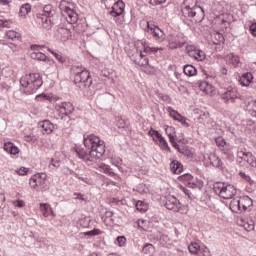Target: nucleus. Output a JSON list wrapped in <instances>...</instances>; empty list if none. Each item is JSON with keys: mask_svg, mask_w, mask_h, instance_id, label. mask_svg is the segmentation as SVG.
Masks as SVG:
<instances>
[{"mask_svg": "<svg viewBox=\"0 0 256 256\" xmlns=\"http://www.w3.org/2000/svg\"><path fill=\"white\" fill-rule=\"evenodd\" d=\"M123 11H125V3L121 0H119L112 6V10L110 11V15L112 17L117 18V17L123 15Z\"/></svg>", "mask_w": 256, "mask_h": 256, "instance_id": "obj_15", "label": "nucleus"}, {"mask_svg": "<svg viewBox=\"0 0 256 256\" xmlns=\"http://www.w3.org/2000/svg\"><path fill=\"white\" fill-rule=\"evenodd\" d=\"M15 173H17V175H27L29 173V168L27 167H20L18 170H15Z\"/></svg>", "mask_w": 256, "mask_h": 256, "instance_id": "obj_50", "label": "nucleus"}, {"mask_svg": "<svg viewBox=\"0 0 256 256\" xmlns=\"http://www.w3.org/2000/svg\"><path fill=\"white\" fill-rule=\"evenodd\" d=\"M155 251V247H153L152 244H146L143 247V253H146L147 255L153 253Z\"/></svg>", "mask_w": 256, "mask_h": 256, "instance_id": "obj_45", "label": "nucleus"}, {"mask_svg": "<svg viewBox=\"0 0 256 256\" xmlns=\"http://www.w3.org/2000/svg\"><path fill=\"white\" fill-rule=\"evenodd\" d=\"M20 13L23 17H25V15H29V13H31V5L29 3L22 5L20 8Z\"/></svg>", "mask_w": 256, "mask_h": 256, "instance_id": "obj_36", "label": "nucleus"}, {"mask_svg": "<svg viewBox=\"0 0 256 256\" xmlns=\"http://www.w3.org/2000/svg\"><path fill=\"white\" fill-rule=\"evenodd\" d=\"M76 177L80 180L83 181V183H86V185H93V179L87 177V176H79L76 175Z\"/></svg>", "mask_w": 256, "mask_h": 256, "instance_id": "obj_44", "label": "nucleus"}, {"mask_svg": "<svg viewBox=\"0 0 256 256\" xmlns=\"http://www.w3.org/2000/svg\"><path fill=\"white\" fill-rule=\"evenodd\" d=\"M183 71L187 77H195L197 75V68L193 65H185Z\"/></svg>", "mask_w": 256, "mask_h": 256, "instance_id": "obj_32", "label": "nucleus"}, {"mask_svg": "<svg viewBox=\"0 0 256 256\" xmlns=\"http://www.w3.org/2000/svg\"><path fill=\"white\" fill-rule=\"evenodd\" d=\"M204 158L208 159L213 167H221V165H223L221 158L215 153H211L209 156H204Z\"/></svg>", "mask_w": 256, "mask_h": 256, "instance_id": "obj_25", "label": "nucleus"}, {"mask_svg": "<svg viewBox=\"0 0 256 256\" xmlns=\"http://www.w3.org/2000/svg\"><path fill=\"white\" fill-rule=\"evenodd\" d=\"M134 49L137 51H143L148 55H155L156 53H159V51H163V47H150L149 44L143 40L136 41L134 44Z\"/></svg>", "mask_w": 256, "mask_h": 256, "instance_id": "obj_10", "label": "nucleus"}, {"mask_svg": "<svg viewBox=\"0 0 256 256\" xmlns=\"http://www.w3.org/2000/svg\"><path fill=\"white\" fill-rule=\"evenodd\" d=\"M186 53H187V55H189V57H192V59H193L194 56L197 55V48H195V46H193V45H187Z\"/></svg>", "mask_w": 256, "mask_h": 256, "instance_id": "obj_37", "label": "nucleus"}, {"mask_svg": "<svg viewBox=\"0 0 256 256\" xmlns=\"http://www.w3.org/2000/svg\"><path fill=\"white\" fill-rule=\"evenodd\" d=\"M42 15H48L51 17V15H53V6H51L50 4L45 5Z\"/></svg>", "mask_w": 256, "mask_h": 256, "instance_id": "obj_42", "label": "nucleus"}, {"mask_svg": "<svg viewBox=\"0 0 256 256\" xmlns=\"http://www.w3.org/2000/svg\"><path fill=\"white\" fill-rule=\"evenodd\" d=\"M40 127L43 129V131H45V133H47L48 135L53 133V129H55V126L53 125V123H51V121L49 120H45L43 122L40 123Z\"/></svg>", "mask_w": 256, "mask_h": 256, "instance_id": "obj_30", "label": "nucleus"}, {"mask_svg": "<svg viewBox=\"0 0 256 256\" xmlns=\"http://www.w3.org/2000/svg\"><path fill=\"white\" fill-rule=\"evenodd\" d=\"M215 141L218 147H225L227 145V142L224 140L223 137H217Z\"/></svg>", "mask_w": 256, "mask_h": 256, "instance_id": "obj_51", "label": "nucleus"}, {"mask_svg": "<svg viewBox=\"0 0 256 256\" xmlns=\"http://www.w3.org/2000/svg\"><path fill=\"white\" fill-rule=\"evenodd\" d=\"M146 25L147 32L153 35L155 41H158V43L165 41V32L159 28V26L155 25L153 22H146Z\"/></svg>", "mask_w": 256, "mask_h": 256, "instance_id": "obj_8", "label": "nucleus"}, {"mask_svg": "<svg viewBox=\"0 0 256 256\" xmlns=\"http://www.w3.org/2000/svg\"><path fill=\"white\" fill-rule=\"evenodd\" d=\"M199 249H201V246L197 242L191 243L188 246V250L192 255H198Z\"/></svg>", "mask_w": 256, "mask_h": 256, "instance_id": "obj_35", "label": "nucleus"}, {"mask_svg": "<svg viewBox=\"0 0 256 256\" xmlns=\"http://www.w3.org/2000/svg\"><path fill=\"white\" fill-rule=\"evenodd\" d=\"M252 82L253 74H251V72L243 74L239 79V83L242 87H249V85H251Z\"/></svg>", "mask_w": 256, "mask_h": 256, "instance_id": "obj_23", "label": "nucleus"}, {"mask_svg": "<svg viewBox=\"0 0 256 256\" xmlns=\"http://www.w3.org/2000/svg\"><path fill=\"white\" fill-rule=\"evenodd\" d=\"M125 22L124 18H116L115 19V23L116 25H118L119 27L123 26V23Z\"/></svg>", "mask_w": 256, "mask_h": 256, "instance_id": "obj_58", "label": "nucleus"}, {"mask_svg": "<svg viewBox=\"0 0 256 256\" xmlns=\"http://www.w3.org/2000/svg\"><path fill=\"white\" fill-rule=\"evenodd\" d=\"M12 205H14V207H25V201L23 200H14L12 201Z\"/></svg>", "mask_w": 256, "mask_h": 256, "instance_id": "obj_54", "label": "nucleus"}, {"mask_svg": "<svg viewBox=\"0 0 256 256\" xmlns=\"http://www.w3.org/2000/svg\"><path fill=\"white\" fill-rule=\"evenodd\" d=\"M167 0H149L150 5L153 7L157 5H161V3H165Z\"/></svg>", "mask_w": 256, "mask_h": 256, "instance_id": "obj_56", "label": "nucleus"}, {"mask_svg": "<svg viewBox=\"0 0 256 256\" xmlns=\"http://www.w3.org/2000/svg\"><path fill=\"white\" fill-rule=\"evenodd\" d=\"M8 39H19V33L15 32L14 30H10L6 33Z\"/></svg>", "mask_w": 256, "mask_h": 256, "instance_id": "obj_49", "label": "nucleus"}, {"mask_svg": "<svg viewBox=\"0 0 256 256\" xmlns=\"http://www.w3.org/2000/svg\"><path fill=\"white\" fill-rule=\"evenodd\" d=\"M184 17H190L195 23H201L205 18L203 8L197 6V0H185L182 8Z\"/></svg>", "mask_w": 256, "mask_h": 256, "instance_id": "obj_3", "label": "nucleus"}, {"mask_svg": "<svg viewBox=\"0 0 256 256\" xmlns=\"http://www.w3.org/2000/svg\"><path fill=\"white\" fill-rule=\"evenodd\" d=\"M48 51L54 55V57L57 59V61H59V63H65V57H63L61 54H57L55 53L53 50L48 49Z\"/></svg>", "mask_w": 256, "mask_h": 256, "instance_id": "obj_47", "label": "nucleus"}, {"mask_svg": "<svg viewBox=\"0 0 256 256\" xmlns=\"http://www.w3.org/2000/svg\"><path fill=\"white\" fill-rule=\"evenodd\" d=\"M205 52L203 50H196V54L193 59H196V61H205Z\"/></svg>", "mask_w": 256, "mask_h": 256, "instance_id": "obj_39", "label": "nucleus"}, {"mask_svg": "<svg viewBox=\"0 0 256 256\" xmlns=\"http://www.w3.org/2000/svg\"><path fill=\"white\" fill-rule=\"evenodd\" d=\"M170 143H172V146L174 147V149H177V151H179L180 146L175 142V140L170 141Z\"/></svg>", "mask_w": 256, "mask_h": 256, "instance_id": "obj_63", "label": "nucleus"}, {"mask_svg": "<svg viewBox=\"0 0 256 256\" xmlns=\"http://www.w3.org/2000/svg\"><path fill=\"white\" fill-rule=\"evenodd\" d=\"M125 243H127L125 236H118L116 238V245H118V247H125Z\"/></svg>", "mask_w": 256, "mask_h": 256, "instance_id": "obj_43", "label": "nucleus"}, {"mask_svg": "<svg viewBox=\"0 0 256 256\" xmlns=\"http://www.w3.org/2000/svg\"><path fill=\"white\" fill-rule=\"evenodd\" d=\"M73 71L75 85H78L79 89H81L85 95H91L93 80L91 79L89 71L81 66H75Z\"/></svg>", "mask_w": 256, "mask_h": 256, "instance_id": "obj_1", "label": "nucleus"}, {"mask_svg": "<svg viewBox=\"0 0 256 256\" xmlns=\"http://www.w3.org/2000/svg\"><path fill=\"white\" fill-rule=\"evenodd\" d=\"M101 233H103L100 229H94L92 230V234L93 237L97 236V235H101Z\"/></svg>", "mask_w": 256, "mask_h": 256, "instance_id": "obj_61", "label": "nucleus"}, {"mask_svg": "<svg viewBox=\"0 0 256 256\" xmlns=\"http://www.w3.org/2000/svg\"><path fill=\"white\" fill-rule=\"evenodd\" d=\"M5 203V194L0 193V207Z\"/></svg>", "mask_w": 256, "mask_h": 256, "instance_id": "obj_62", "label": "nucleus"}, {"mask_svg": "<svg viewBox=\"0 0 256 256\" xmlns=\"http://www.w3.org/2000/svg\"><path fill=\"white\" fill-rule=\"evenodd\" d=\"M230 209L233 213H243L245 209H243V204H241V198L231 200Z\"/></svg>", "mask_w": 256, "mask_h": 256, "instance_id": "obj_21", "label": "nucleus"}, {"mask_svg": "<svg viewBox=\"0 0 256 256\" xmlns=\"http://www.w3.org/2000/svg\"><path fill=\"white\" fill-rule=\"evenodd\" d=\"M31 49V59H35L36 61H44L47 65H55V61L53 59L48 58L47 55L39 51L41 46L33 45L31 46Z\"/></svg>", "mask_w": 256, "mask_h": 256, "instance_id": "obj_11", "label": "nucleus"}, {"mask_svg": "<svg viewBox=\"0 0 256 256\" xmlns=\"http://www.w3.org/2000/svg\"><path fill=\"white\" fill-rule=\"evenodd\" d=\"M179 213H182L183 215L187 214L189 212V206L187 205H182L180 202V205L177 206V210Z\"/></svg>", "mask_w": 256, "mask_h": 256, "instance_id": "obj_41", "label": "nucleus"}, {"mask_svg": "<svg viewBox=\"0 0 256 256\" xmlns=\"http://www.w3.org/2000/svg\"><path fill=\"white\" fill-rule=\"evenodd\" d=\"M164 129L169 141H175V139H177V131L175 130V127L166 125L164 126Z\"/></svg>", "mask_w": 256, "mask_h": 256, "instance_id": "obj_26", "label": "nucleus"}, {"mask_svg": "<svg viewBox=\"0 0 256 256\" xmlns=\"http://www.w3.org/2000/svg\"><path fill=\"white\" fill-rule=\"evenodd\" d=\"M43 217H55V212L53 211V208L51 205L47 203H40L39 207Z\"/></svg>", "mask_w": 256, "mask_h": 256, "instance_id": "obj_20", "label": "nucleus"}, {"mask_svg": "<svg viewBox=\"0 0 256 256\" xmlns=\"http://www.w3.org/2000/svg\"><path fill=\"white\" fill-rule=\"evenodd\" d=\"M51 165H53V167H59V161L52 159Z\"/></svg>", "mask_w": 256, "mask_h": 256, "instance_id": "obj_64", "label": "nucleus"}, {"mask_svg": "<svg viewBox=\"0 0 256 256\" xmlns=\"http://www.w3.org/2000/svg\"><path fill=\"white\" fill-rule=\"evenodd\" d=\"M137 191H138V193H141V195H145V194L149 193V188H147V186L145 184H140L137 187Z\"/></svg>", "mask_w": 256, "mask_h": 256, "instance_id": "obj_46", "label": "nucleus"}, {"mask_svg": "<svg viewBox=\"0 0 256 256\" xmlns=\"http://www.w3.org/2000/svg\"><path fill=\"white\" fill-rule=\"evenodd\" d=\"M170 170H171L172 173H174L175 175H179V173H181V171H183V165H181L179 161L173 160V161L170 163Z\"/></svg>", "mask_w": 256, "mask_h": 256, "instance_id": "obj_29", "label": "nucleus"}, {"mask_svg": "<svg viewBox=\"0 0 256 256\" xmlns=\"http://www.w3.org/2000/svg\"><path fill=\"white\" fill-rule=\"evenodd\" d=\"M228 59V63H230V65L232 67H239V63H241V60L239 59V57L235 54H229L227 56Z\"/></svg>", "mask_w": 256, "mask_h": 256, "instance_id": "obj_33", "label": "nucleus"}, {"mask_svg": "<svg viewBox=\"0 0 256 256\" xmlns=\"http://www.w3.org/2000/svg\"><path fill=\"white\" fill-rule=\"evenodd\" d=\"M221 97L225 103H235V99H241V94H239L237 88L228 87L221 93Z\"/></svg>", "mask_w": 256, "mask_h": 256, "instance_id": "obj_13", "label": "nucleus"}, {"mask_svg": "<svg viewBox=\"0 0 256 256\" xmlns=\"http://www.w3.org/2000/svg\"><path fill=\"white\" fill-rule=\"evenodd\" d=\"M148 135L152 137L153 141H155L156 145H159L160 149L163 151H171V148L169 147V143H167V140L159 131L151 129L148 132Z\"/></svg>", "mask_w": 256, "mask_h": 256, "instance_id": "obj_9", "label": "nucleus"}, {"mask_svg": "<svg viewBox=\"0 0 256 256\" xmlns=\"http://www.w3.org/2000/svg\"><path fill=\"white\" fill-rule=\"evenodd\" d=\"M38 19L41 20L44 29L51 28V16H48L46 14H38Z\"/></svg>", "mask_w": 256, "mask_h": 256, "instance_id": "obj_28", "label": "nucleus"}, {"mask_svg": "<svg viewBox=\"0 0 256 256\" xmlns=\"http://www.w3.org/2000/svg\"><path fill=\"white\" fill-rule=\"evenodd\" d=\"M59 9L63 17H65L67 23H70L71 25H73V23H77L79 16L77 15V12H75V4L62 0L60 2Z\"/></svg>", "mask_w": 256, "mask_h": 256, "instance_id": "obj_5", "label": "nucleus"}, {"mask_svg": "<svg viewBox=\"0 0 256 256\" xmlns=\"http://www.w3.org/2000/svg\"><path fill=\"white\" fill-rule=\"evenodd\" d=\"M179 181L182 183H185V185H188L190 181H193V176L191 174H184L179 176Z\"/></svg>", "mask_w": 256, "mask_h": 256, "instance_id": "obj_38", "label": "nucleus"}, {"mask_svg": "<svg viewBox=\"0 0 256 256\" xmlns=\"http://www.w3.org/2000/svg\"><path fill=\"white\" fill-rule=\"evenodd\" d=\"M136 209L137 211H140V213H145V211H147V209H149V205H147V203L138 200L136 202Z\"/></svg>", "mask_w": 256, "mask_h": 256, "instance_id": "obj_34", "label": "nucleus"}, {"mask_svg": "<svg viewBox=\"0 0 256 256\" xmlns=\"http://www.w3.org/2000/svg\"><path fill=\"white\" fill-rule=\"evenodd\" d=\"M214 191L222 199H233L237 195V188L234 185L221 182L214 185Z\"/></svg>", "mask_w": 256, "mask_h": 256, "instance_id": "obj_6", "label": "nucleus"}, {"mask_svg": "<svg viewBox=\"0 0 256 256\" xmlns=\"http://www.w3.org/2000/svg\"><path fill=\"white\" fill-rule=\"evenodd\" d=\"M36 99L38 101H43V99H49V96H47V94H40V95L36 96Z\"/></svg>", "mask_w": 256, "mask_h": 256, "instance_id": "obj_59", "label": "nucleus"}, {"mask_svg": "<svg viewBox=\"0 0 256 256\" xmlns=\"http://www.w3.org/2000/svg\"><path fill=\"white\" fill-rule=\"evenodd\" d=\"M241 177L243 179H245V181H247V183H249L250 185H254L255 184V180H253L252 178H250V176L246 175V174H241Z\"/></svg>", "mask_w": 256, "mask_h": 256, "instance_id": "obj_55", "label": "nucleus"}, {"mask_svg": "<svg viewBox=\"0 0 256 256\" xmlns=\"http://www.w3.org/2000/svg\"><path fill=\"white\" fill-rule=\"evenodd\" d=\"M250 31H251V34L256 37V23L252 24L250 26Z\"/></svg>", "mask_w": 256, "mask_h": 256, "instance_id": "obj_60", "label": "nucleus"}, {"mask_svg": "<svg viewBox=\"0 0 256 256\" xmlns=\"http://www.w3.org/2000/svg\"><path fill=\"white\" fill-rule=\"evenodd\" d=\"M130 59L136 64L140 65V67H145V65H149V59L143 55V50L135 49V52L129 53Z\"/></svg>", "mask_w": 256, "mask_h": 256, "instance_id": "obj_14", "label": "nucleus"}, {"mask_svg": "<svg viewBox=\"0 0 256 256\" xmlns=\"http://www.w3.org/2000/svg\"><path fill=\"white\" fill-rule=\"evenodd\" d=\"M76 155H78L79 159H83V161H93V159H99L91 157V151H89L88 154L84 149L76 150Z\"/></svg>", "mask_w": 256, "mask_h": 256, "instance_id": "obj_27", "label": "nucleus"}, {"mask_svg": "<svg viewBox=\"0 0 256 256\" xmlns=\"http://www.w3.org/2000/svg\"><path fill=\"white\" fill-rule=\"evenodd\" d=\"M11 25H13V22H11V21H8V20H1L0 21V26H2V27L9 28V27H11Z\"/></svg>", "mask_w": 256, "mask_h": 256, "instance_id": "obj_57", "label": "nucleus"}, {"mask_svg": "<svg viewBox=\"0 0 256 256\" xmlns=\"http://www.w3.org/2000/svg\"><path fill=\"white\" fill-rule=\"evenodd\" d=\"M97 169H99V171H102V173L109 175L110 177H116V179H119V175L115 174V172H113V170L111 169V166L105 163L98 164Z\"/></svg>", "mask_w": 256, "mask_h": 256, "instance_id": "obj_22", "label": "nucleus"}, {"mask_svg": "<svg viewBox=\"0 0 256 256\" xmlns=\"http://www.w3.org/2000/svg\"><path fill=\"white\" fill-rule=\"evenodd\" d=\"M200 91H203V93H206V95H210L213 97L215 93H217V89L212 84H209L207 81H202L199 84Z\"/></svg>", "mask_w": 256, "mask_h": 256, "instance_id": "obj_16", "label": "nucleus"}, {"mask_svg": "<svg viewBox=\"0 0 256 256\" xmlns=\"http://www.w3.org/2000/svg\"><path fill=\"white\" fill-rule=\"evenodd\" d=\"M2 75H4V77H9V76L13 75V70L9 67L3 68Z\"/></svg>", "mask_w": 256, "mask_h": 256, "instance_id": "obj_53", "label": "nucleus"}, {"mask_svg": "<svg viewBox=\"0 0 256 256\" xmlns=\"http://www.w3.org/2000/svg\"><path fill=\"white\" fill-rule=\"evenodd\" d=\"M176 121H178V123H181L183 127L189 128V123H187V118H185L184 116L180 115V117Z\"/></svg>", "mask_w": 256, "mask_h": 256, "instance_id": "obj_52", "label": "nucleus"}, {"mask_svg": "<svg viewBox=\"0 0 256 256\" xmlns=\"http://www.w3.org/2000/svg\"><path fill=\"white\" fill-rule=\"evenodd\" d=\"M237 161L243 167H256V158L251 152L238 151Z\"/></svg>", "mask_w": 256, "mask_h": 256, "instance_id": "obj_7", "label": "nucleus"}, {"mask_svg": "<svg viewBox=\"0 0 256 256\" xmlns=\"http://www.w3.org/2000/svg\"><path fill=\"white\" fill-rule=\"evenodd\" d=\"M180 205L179 200L175 196H168L166 202H165V207L166 209H169L170 211H175L177 210Z\"/></svg>", "mask_w": 256, "mask_h": 256, "instance_id": "obj_19", "label": "nucleus"}, {"mask_svg": "<svg viewBox=\"0 0 256 256\" xmlns=\"http://www.w3.org/2000/svg\"><path fill=\"white\" fill-rule=\"evenodd\" d=\"M47 183V174L36 173L30 177L29 185L31 189H37L38 187H43Z\"/></svg>", "mask_w": 256, "mask_h": 256, "instance_id": "obj_12", "label": "nucleus"}, {"mask_svg": "<svg viewBox=\"0 0 256 256\" xmlns=\"http://www.w3.org/2000/svg\"><path fill=\"white\" fill-rule=\"evenodd\" d=\"M20 85L24 93L31 95V93H35L43 85V80L39 73L25 74L20 79Z\"/></svg>", "mask_w": 256, "mask_h": 256, "instance_id": "obj_4", "label": "nucleus"}, {"mask_svg": "<svg viewBox=\"0 0 256 256\" xmlns=\"http://www.w3.org/2000/svg\"><path fill=\"white\" fill-rule=\"evenodd\" d=\"M84 145L93 159H101L105 155V142L95 134L84 137Z\"/></svg>", "mask_w": 256, "mask_h": 256, "instance_id": "obj_2", "label": "nucleus"}, {"mask_svg": "<svg viewBox=\"0 0 256 256\" xmlns=\"http://www.w3.org/2000/svg\"><path fill=\"white\" fill-rule=\"evenodd\" d=\"M240 205H242L244 211H247L253 205V200L249 196L240 197Z\"/></svg>", "mask_w": 256, "mask_h": 256, "instance_id": "obj_31", "label": "nucleus"}, {"mask_svg": "<svg viewBox=\"0 0 256 256\" xmlns=\"http://www.w3.org/2000/svg\"><path fill=\"white\" fill-rule=\"evenodd\" d=\"M239 227H243L245 231H255V222L253 220H247L245 218H239L237 220Z\"/></svg>", "mask_w": 256, "mask_h": 256, "instance_id": "obj_17", "label": "nucleus"}, {"mask_svg": "<svg viewBox=\"0 0 256 256\" xmlns=\"http://www.w3.org/2000/svg\"><path fill=\"white\" fill-rule=\"evenodd\" d=\"M199 256H211V251L209 250V248L202 246L200 247V249L198 250V254Z\"/></svg>", "mask_w": 256, "mask_h": 256, "instance_id": "obj_40", "label": "nucleus"}, {"mask_svg": "<svg viewBox=\"0 0 256 256\" xmlns=\"http://www.w3.org/2000/svg\"><path fill=\"white\" fill-rule=\"evenodd\" d=\"M4 150L6 153H9V155H19L20 153L19 147L15 146L12 142H6L4 144Z\"/></svg>", "mask_w": 256, "mask_h": 256, "instance_id": "obj_24", "label": "nucleus"}, {"mask_svg": "<svg viewBox=\"0 0 256 256\" xmlns=\"http://www.w3.org/2000/svg\"><path fill=\"white\" fill-rule=\"evenodd\" d=\"M168 113H169L171 119H174V121H177V119H178V118L180 117V115H181V114H179L177 111H175V110H173V109H171V108L168 109Z\"/></svg>", "mask_w": 256, "mask_h": 256, "instance_id": "obj_48", "label": "nucleus"}, {"mask_svg": "<svg viewBox=\"0 0 256 256\" xmlns=\"http://www.w3.org/2000/svg\"><path fill=\"white\" fill-rule=\"evenodd\" d=\"M75 111V107H73V104L71 102H65L60 105L59 112L61 113V119H63V116L71 115Z\"/></svg>", "mask_w": 256, "mask_h": 256, "instance_id": "obj_18", "label": "nucleus"}]
</instances>
